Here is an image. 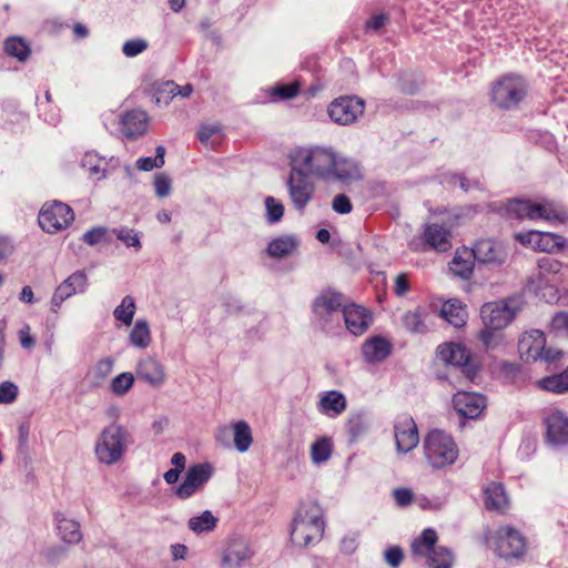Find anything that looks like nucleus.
I'll use <instances>...</instances> for the list:
<instances>
[{
  "mask_svg": "<svg viewBox=\"0 0 568 568\" xmlns=\"http://www.w3.org/2000/svg\"><path fill=\"white\" fill-rule=\"evenodd\" d=\"M452 226L445 224L430 223L424 227V241L432 248L438 252H446L452 247Z\"/></svg>",
  "mask_w": 568,
  "mask_h": 568,
  "instance_id": "nucleus-27",
  "label": "nucleus"
},
{
  "mask_svg": "<svg viewBox=\"0 0 568 568\" xmlns=\"http://www.w3.org/2000/svg\"><path fill=\"white\" fill-rule=\"evenodd\" d=\"M74 219L72 209L61 202L47 203L39 213V225L47 233H57L65 229Z\"/></svg>",
  "mask_w": 568,
  "mask_h": 568,
  "instance_id": "nucleus-11",
  "label": "nucleus"
},
{
  "mask_svg": "<svg viewBox=\"0 0 568 568\" xmlns=\"http://www.w3.org/2000/svg\"><path fill=\"white\" fill-rule=\"evenodd\" d=\"M298 92V88L295 84H282L274 88V95L280 99H292Z\"/></svg>",
  "mask_w": 568,
  "mask_h": 568,
  "instance_id": "nucleus-63",
  "label": "nucleus"
},
{
  "mask_svg": "<svg viewBox=\"0 0 568 568\" xmlns=\"http://www.w3.org/2000/svg\"><path fill=\"white\" fill-rule=\"evenodd\" d=\"M217 525V518L210 510H204L199 516L191 517L187 527L196 535L210 532Z\"/></svg>",
  "mask_w": 568,
  "mask_h": 568,
  "instance_id": "nucleus-38",
  "label": "nucleus"
},
{
  "mask_svg": "<svg viewBox=\"0 0 568 568\" xmlns=\"http://www.w3.org/2000/svg\"><path fill=\"white\" fill-rule=\"evenodd\" d=\"M546 347V337L541 331L526 332L518 342V352L525 361L540 359Z\"/></svg>",
  "mask_w": 568,
  "mask_h": 568,
  "instance_id": "nucleus-24",
  "label": "nucleus"
},
{
  "mask_svg": "<svg viewBox=\"0 0 568 568\" xmlns=\"http://www.w3.org/2000/svg\"><path fill=\"white\" fill-rule=\"evenodd\" d=\"M474 261L476 260L471 250L464 247L456 251L449 268L455 275L467 280L473 274Z\"/></svg>",
  "mask_w": 568,
  "mask_h": 568,
  "instance_id": "nucleus-32",
  "label": "nucleus"
},
{
  "mask_svg": "<svg viewBox=\"0 0 568 568\" xmlns=\"http://www.w3.org/2000/svg\"><path fill=\"white\" fill-rule=\"evenodd\" d=\"M328 115L339 125L354 123L364 112V101L356 97H341L328 105Z\"/></svg>",
  "mask_w": 568,
  "mask_h": 568,
  "instance_id": "nucleus-13",
  "label": "nucleus"
},
{
  "mask_svg": "<svg viewBox=\"0 0 568 568\" xmlns=\"http://www.w3.org/2000/svg\"><path fill=\"white\" fill-rule=\"evenodd\" d=\"M404 554L399 546H392L384 552L385 561L393 568H397L403 561Z\"/></svg>",
  "mask_w": 568,
  "mask_h": 568,
  "instance_id": "nucleus-59",
  "label": "nucleus"
},
{
  "mask_svg": "<svg viewBox=\"0 0 568 568\" xmlns=\"http://www.w3.org/2000/svg\"><path fill=\"white\" fill-rule=\"evenodd\" d=\"M18 386L11 382L0 384V404H11L17 399Z\"/></svg>",
  "mask_w": 568,
  "mask_h": 568,
  "instance_id": "nucleus-56",
  "label": "nucleus"
},
{
  "mask_svg": "<svg viewBox=\"0 0 568 568\" xmlns=\"http://www.w3.org/2000/svg\"><path fill=\"white\" fill-rule=\"evenodd\" d=\"M363 356L368 363H381L392 353V344L384 337L375 336L362 346Z\"/></svg>",
  "mask_w": 568,
  "mask_h": 568,
  "instance_id": "nucleus-31",
  "label": "nucleus"
},
{
  "mask_svg": "<svg viewBox=\"0 0 568 568\" xmlns=\"http://www.w3.org/2000/svg\"><path fill=\"white\" fill-rule=\"evenodd\" d=\"M214 468L209 463L195 464L190 466L184 480L176 488L175 494L181 499H186L194 495L213 476Z\"/></svg>",
  "mask_w": 568,
  "mask_h": 568,
  "instance_id": "nucleus-15",
  "label": "nucleus"
},
{
  "mask_svg": "<svg viewBox=\"0 0 568 568\" xmlns=\"http://www.w3.org/2000/svg\"><path fill=\"white\" fill-rule=\"evenodd\" d=\"M471 252L475 260L481 264L500 265L506 261L507 256L503 245L491 239L477 241Z\"/></svg>",
  "mask_w": 568,
  "mask_h": 568,
  "instance_id": "nucleus-23",
  "label": "nucleus"
},
{
  "mask_svg": "<svg viewBox=\"0 0 568 568\" xmlns=\"http://www.w3.org/2000/svg\"><path fill=\"white\" fill-rule=\"evenodd\" d=\"M440 315L454 327H462L466 323L467 311L460 301L449 300L443 304Z\"/></svg>",
  "mask_w": 568,
  "mask_h": 568,
  "instance_id": "nucleus-35",
  "label": "nucleus"
},
{
  "mask_svg": "<svg viewBox=\"0 0 568 568\" xmlns=\"http://www.w3.org/2000/svg\"><path fill=\"white\" fill-rule=\"evenodd\" d=\"M422 316L423 311L419 308L407 312L403 316L404 326L412 333H423L425 331V324Z\"/></svg>",
  "mask_w": 568,
  "mask_h": 568,
  "instance_id": "nucleus-50",
  "label": "nucleus"
},
{
  "mask_svg": "<svg viewBox=\"0 0 568 568\" xmlns=\"http://www.w3.org/2000/svg\"><path fill=\"white\" fill-rule=\"evenodd\" d=\"M438 357L452 366L459 367L462 373L468 379H473L477 372V366L471 363L469 351L458 343H446L437 348Z\"/></svg>",
  "mask_w": 568,
  "mask_h": 568,
  "instance_id": "nucleus-14",
  "label": "nucleus"
},
{
  "mask_svg": "<svg viewBox=\"0 0 568 568\" xmlns=\"http://www.w3.org/2000/svg\"><path fill=\"white\" fill-rule=\"evenodd\" d=\"M265 203V219L268 224L280 222L284 215V205L273 196H267Z\"/></svg>",
  "mask_w": 568,
  "mask_h": 568,
  "instance_id": "nucleus-49",
  "label": "nucleus"
},
{
  "mask_svg": "<svg viewBox=\"0 0 568 568\" xmlns=\"http://www.w3.org/2000/svg\"><path fill=\"white\" fill-rule=\"evenodd\" d=\"M342 318L346 328L355 336L363 335L372 323L371 313L363 306L351 304L345 305Z\"/></svg>",
  "mask_w": 568,
  "mask_h": 568,
  "instance_id": "nucleus-22",
  "label": "nucleus"
},
{
  "mask_svg": "<svg viewBox=\"0 0 568 568\" xmlns=\"http://www.w3.org/2000/svg\"><path fill=\"white\" fill-rule=\"evenodd\" d=\"M485 505L489 510L504 511L508 505L504 486L500 483H489L485 488Z\"/></svg>",
  "mask_w": 568,
  "mask_h": 568,
  "instance_id": "nucleus-33",
  "label": "nucleus"
},
{
  "mask_svg": "<svg viewBox=\"0 0 568 568\" xmlns=\"http://www.w3.org/2000/svg\"><path fill=\"white\" fill-rule=\"evenodd\" d=\"M446 183L452 186H458L466 192L471 189L478 187V182L470 181V180L466 179L463 174H457V173L449 174L446 178Z\"/></svg>",
  "mask_w": 568,
  "mask_h": 568,
  "instance_id": "nucleus-55",
  "label": "nucleus"
},
{
  "mask_svg": "<svg viewBox=\"0 0 568 568\" xmlns=\"http://www.w3.org/2000/svg\"><path fill=\"white\" fill-rule=\"evenodd\" d=\"M149 47L146 40L141 38H135L128 40L122 45V52L128 58H134L145 51Z\"/></svg>",
  "mask_w": 568,
  "mask_h": 568,
  "instance_id": "nucleus-54",
  "label": "nucleus"
},
{
  "mask_svg": "<svg viewBox=\"0 0 568 568\" xmlns=\"http://www.w3.org/2000/svg\"><path fill=\"white\" fill-rule=\"evenodd\" d=\"M88 276L84 271H75L68 276L54 291L51 298V312L58 313L62 303L69 297L87 291Z\"/></svg>",
  "mask_w": 568,
  "mask_h": 568,
  "instance_id": "nucleus-16",
  "label": "nucleus"
},
{
  "mask_svg": "<svg viewBox=\"0 0 568 568\" xmlns=\"http://www.w3.org/2000/svg\"><path fill=\"white\" fill-rule=\"evenodd\" d=\"M115 361L110 357H102L98 359L91 367L88 368L84 381L90 388L101 387L114 368Z\"/></svg>",
  "mask_w": 568,
  "mask_h": 568,
  "instance_id": "nucleus-29",
  "label": "nucleus"
},
{
  "mask_svg": "<svg viewBox=\"0 0 568 568\" xmlns=\"http://www.w3.org/2000/svg\"><path fill=\"white\" fill-rule=\"evenodd\" d=\"M486 404V398L479 393L459 390L453 397L454 408L466 418L478 417Z\"/></svg>",
  "mask_w": 568,
  "mask_h": 568,
  "instance_id": "nucleus-21",
  "label": "nucleus"
},
{
  "mask_svg": "<svg viewBox=\"0 0 568 568\" xmlns=\"http://www.w3.org/2000/svg\"><path fill=\"white\" fill-rule=\"evenodd\" d=\"M323 509L316 501L301 503L291 525V540L300 547L318 542L324 534Z\"/></svg>",
  "mask_w": 568,
  "mask_h": 568,
  "instance_id": "nucleus-2",
  "label": "nucleus"
},
{
  "mask_svg": "<svg viewBox=\"0 0 568 568\" xmlns=\"http://www.w3.org/2000/svg\"><path fill=\"white\" fill-rule=\"evenodd\" d=\"M500 210L508 219L544 220L550 224L568 222V212L561 205L550 201L513 199L503 204Z\"/></svg>",
  "mask_w": 568,
  "mask_h": 568,
  "instance_id": "nucleus-3",
  "label": "nucleus"
},
{
  "mask_svg": "<svg viewBox=\"0 0 568 568\" xmlns=\"http://www.w3.org/2000/svg\"><path fill=\"white\" fill-rule=\"evenodd\" d=\"M57 529L62 540L67 544H78L82 539V532L80 525L73 519H69L64 516H57Z\"/></svg>",
  "mask_w": 568,
  "mask_h": 568,
  "instance_id": "nucleus-36",
  "label": "nucleus"
},
{
  "mask_svg": "<svg viewBox=\"0 0 568 568\" xmlns=\"http://www.w3.org/2000/svg\"><path fill=\"white\" fill-rule=\"evenodd\" d=\"M346 407V397L338 390H329L321 394L317 405L320 413L331 418L339 416Z\"/></svg>",
  "mask_w": 568,
  "mask_h": 568,
  "instance_id": "nucleus-30",
  "label": "nucleus"
},
{
  "mask_svg": "<svg viewBox=\"0 0 568 568\" xmlns=\"http://www.w3.org/2000/svg\"><path fill=\"white\" fill-rule=\"evenodd\" d=\"M526 542L514 528L501 527L496 531V552L504 558H518L524 555Z\"/></svg>",
  "mask_w": 568,
  "mask_h": 568,
  "instance_id": "nucleus-18",
  "label": "nucleus"
},
{
  "mask_svg": "<svg viewBox=\"0 0 568 568\" xmlns=\"http://www.w3.org/2000/svg\"><path fill=\"white\" fill-rule=\"evenodd\" d=\"M131 445V434L119 423H111L105 426L94 444L97 460L106 466L119 463Z\"/></svg>",
  "mask_w": 568,
  "mask_h": 568,
  "instance_id": "nucleus-4",
  "label": "nucleus"
},
{
  "mask_svg": "<svg viewBox=\"0 0 568 568\" xmlns=\"http://www.w3.org/2000/svg\"><path fill=\"white\" fill-rule=\"evenodd\" d=\"M515 239L520 244L539 252L554 254L568 251V240L552 232L528 231L517 233Z\"/></svg>",
  "mask_w": 568,
  "mask_h": 568,
  "instance_id": "nucleus-10",
  "label": "nucleus"
},
{
  "mask_svg": "<svg viewBox=\"0 0 568 568\" xmlns=\"http://www.w3.org/2000/svg\"><path fill=\"white\" fill-rule=\"evenodd\" d=\"M4 51L8 55L26 61L30 55V48L26 41L18 37L8 38L4 42Z\"/></svg>",
  "mask_w": 568,
  "mask_h": 568,
  "instance_id": "nucleus-44",
  "label": "nucleus"
},
{
  "mask_svg": "<svg viewBox=\"0 0 568 568\" xmlns=\"http://www.w3.org/2000/svg\"><path fill=\"white\" fill-rule=\"evenodd\" d=\"M232 429L235 449L239 453L247 452L253 443L250 425L245 420H239L233 425Z\"/></svg>",
  "mask_w": 568,
  "mask_h": 568,
  "instance_id": "nucleus-37",
  "label": "nucleus"
},
{
  "mask_svg": "<svg viewBox=\"0 0 568 568\" xmlns=\"http://www.w3.org/2000/svg\"><path fill=\"white\" fill-rule=\"evenodd\" d=\"M347 430L351 435L352 439H356L365 432V425L363 423L362 416H354L349 418L347 423Z\"/></svg>",
  "mask_w": 568,
  "mask_h": 568,
  "instance_id": "nucleus-61",
  "label": "nucleus"
},
{
  "mask_svg": "<svg viewBox=\"0 0 568 568\" xmlns=\"http://www.w3.org/2000/svg\"><path fill=\"white\" fill-rule=\"evenodd\" d=\"M499 328L485 326L480 333L479 338L486 348H495L503 341V334Z\"/></svg>",
  "mask_w": 568,
  "mask_h": 568,
  "instance_id": "nucleus-53",
  "label": "nucleus"
},
{
  "mask_svg": "<svg viewBox=\"0 0 568 568\" xmlns=\"http://www.w3.org/2000/svg\"><path fill=\"white\" fill-rule=\"evenodd\" d=\"M153 186L158 197H168L172 191V180L165 173H156L154 175Z\"/></svg>",
  "mask_w": 568,
  "mask_h": 568,
  "instance_id": "nucleus-52",
  "label": "nucleus"
},
{
  "mask_svg": "<svg viewBox=\"0 0 568 568\" xmlns=\"http://www.w3.org/2000/svg\"><path fill=\"white\" fill-rule=\"evenodd\" d=\"M135 375L152 387H161L166 379L164 366L155 357H141L135 366Z\"/></svg>",
  "mask_w": 568,
  "mask_h": 568,
  "instance_id": "nucleus-20",
  "label": "nucleus"
},
{
  "mask_svg": "<svg viewBox=\"0 0 568 568\" xmlns=\"http://www.w3.org/2000/svg\"><path fill=\"white\" fill-rule=\"evenodd\" d=\"M164 155H165V148L162 145H159L155 149V156H144V158L138 159L136 168L140 171H144V172L152 171L153 169H161L165 163Z\"/></svg>",
  "mask_w": 568,
  "mask_h": 568,
  "instance_id": "nucleus-46",
  "label": "nucleus"
},
{
  "mask_svg": "<svg viewBox=\"0 0 568 568\" xmlns=\"http://www.w3.org/2000/svg\"><path fill=\"white\" fill-rule=\"evenodd\" d=\"M358 547V535L356 532H349L345 535L339 544V549L344 555H353Z\"/></svg>",
  "mask_w": 568,
  "mask_h": 568,
  "instance_id": "nucleus-58",
  "label": "nucleus"
},
{
  "mask_svg": "<svg viewBox=\"0 0 568 568\" xmlns=\"http://www.w3.org/2000/svg\"><path fill=\"white\" fill-rule=\"evenodd\" d=\"M134 379L135 378L132 373H121L111 379L109 385L110 392L116 397H123L133 387Z\"/></svg>",
  "mask_w": 568,
  "mask_h": 568,
  "instance_id": "nucleus-43",
  "label": "nucleus"
},
{
  "mask_svg": "<svg viewBox=\"0 0 568 568\" xmlns=\"http://www.w3.org/2000/svg\"><path fill=\"white\" fill-rule=\"evenodd\" d=\"M332 442L328 438L317 439L311 447V457L314 464H322L329 459L332 455Z\"/></svg>",
  "mask_w": 568,
  "mask_h": 568,
  "instance_id": "nucleus-45",
  "label": "nucleus"
},
{
  "mask_svg": "<svg viewBox=\"0 0 568 568\" xmlns=\"http://www.w3.org/2000/svg\"><path fill=\"white\" fill-rule=\"evenodd\" d=\"M291 162L324 182L348 184L362 179L358 162L331 146L300 148L291 155Z\"/></svg>",
  "mask_w": 568,
  "mask_h": 568,
  "instance_id": "nucleus-1",
  "label": "nucleus"
},
{
  "mask_svg": "<svg viewBox=\"0 0 568 568\" xmlns=\"http://www.w3.org/2000/svg\"><path fill=\"white\" fill-rule=\"evenodd\" d=\"M538 384L540 388L551 393L561 394L568 392V369L561 374L545 377Z\"/></svg>",
  "mask_w": 568,
  "mask_h": 568,
  "instance_id": "nucleus-42",
  "label": "nucleus"
},
{
  "mask_svg": "<svg viewBox=\"0 0 568 568\" xmlns=\"http://www.w3.org/2000/svg\"><path fill=\"white\" fill-rule=\"evenodd\" d=\"M527 94V83L519 75H505L491 89L493 102L501 109L517 106Z\"/></svg>",
  "mask_w": 568,
  "mask_h": 568,
  "instance_id": "nucleus-9",
  "label": "nucleus"
},
{
  "mask_svg": "<svg viewBox=\"0 0 568 568\" xmlns=\"http://www.w3.org/2000/svg\"><path fill=\"white\" fill-rule=\"evenodd\" d=\"M193 92V87L191 84H186L184 87L178 85L173 81H166L163 83L162 89L159 92V95L156 97V101L160 102L163 99V94L166 93L168 97L165 99V103L169 102V99L181 95L183 98L190 97V94Z\"/></svg>",
  "mask_w": 568,
  "mask_h": 568,
  "instance_id": "nucleus-47",
  "label": "nucleus"
},
{
  "mask_svg": "<svg viewBox=\"0 0 568 568\" xmlns=\"http://www.w3.org/2000/svg\"><path fill=\"white\" fill-rule=\"evenodd\" d=\"M298 246V241L291 235H283L273 239L266 247L268 256L274 258H282L291 255Z\"/></svg>",
  "mask_w": 568,
  "mask_h": 568,
  "instance_id": "nucleus-34",
  "label": "nucleus"
},
{
  "mask_svg": "<svg viewBox=\"0 0 568 568\" xmlns=\"http://www.w3.org/2000/svg\"><path fill=\"white\" fill-rule=\"evenodd\" d=\"M222 126L219 123L202 124L197 132V138L203 144H209L210 139L221 133Z\"/></svg>",
  "mask_w": 568,
  "mask_h": 568,
  "instance_id": "nucleus-57",
  "label": "nucleus"
},
{
  "mask_svg": "<svg viewBox=\"0 0 568 568\" xmlns=\"http://www.w3.org/2000/svg\"><path fill=\"white\" fill-rule=\"evenodd\" d=\"M344 297L333 291H322L312 303L313 322L322 331L332 333L341 326Z\"/></svg>",
  "mask_w": 568,
  "mask_h": 568,
  "instance_id": "nucleus-5",
  "label": "nucleus"
},
{
  "mask_svg": "<svg viewBox=\"0 0 568 568\" xmlns=\"http://www.w3.org/2000/svg\"><path fill=\"white\" fill-rule=\"evenodd\" d=\"M119 164L120 162L116 158L111 156L106 159L93 151L87 152L81 160V166L93 181H101L106 178Z\"/></svg>",
  "mask_w": 568,
  "mask_h": 568,
  "instance_id": "nucleus-19",
  "label": "nucleus"
},
{
  "mask_svg": "<svg viewBox=\"0 0 568 568\" xmlns=\"http://www.w3.org/2000/svg\"><path fill=\"white\" fill-rule=\"evenodd\" d=\"M149 116L145 111L134 109L120 118V131L128 139H136L148 130Z\"/></svg>",
  "mask_w": 568,
  "mask_h": 568,
  "instance_id": "nucleus-25",
  "label": "nucleus"
},
{
  "mask_svg": "<svg viewBox=\"0 0 568 568\" xmlns=\"http://www.w3.org/2000/svg\"><path fill=\"white\" fill-rule=\"evenodd\" d=\"M394 437L398 453L406 454L419 443L416 423L408 415L398 416L394 424Z\"/></svg>",
  "mask_w": 568,
  "mask_h": 568,
  "instance_id": "nucleus-17",
  "label": "nucleus"
},
{
  "mask_svg": "<svg viewBox=\"0 0 568 568\" xmlns=\"http://www.w3.org/2000/svg\"><path fill=\"white\" fill-rule=\"evenodd\" d=\"M129 341L132 346L144 349L151 344V332L146 321L138 320L130 332Z\"/></svg>",
  "mask_w": 568,
  "mask_h": 568,
  "instance_id": "nucleus-39",
  "label": "nucleus"
},
{
  "mask_svg": "<svg viewBox=\"0 0 568 568\" xmlns=\"http://www.w3.org/2000/svg\"><path fill=\"white\" fill-rule=\"evenodd\" d=\"M424 454L433 468L442 469L456 462L458 448L450 435L440 429H433L424 439Z\"/></svg>",
  "mask_w": 568,
  "mask_h": 568,
  "instance_id": "nucleus-6",
  "label": "nucleus"
},
{
  "mask_svg": "<svg viewBox=\"0 0 568 568\" xmlns=\"http://www.w3.org/2000/svg\"><path fill=\"white\" fill-rule=\"evenodd\" d=\"M518 306L515 300L486 303L480 308L484 326L504 329L516 316Z\"/></svg>",
  "mask_w": 568,
  "mask_h": 568,
  "instance_id": "nucleus-12",
  "label": "nucleus"
},
{
  "mask_svg": "<svg viewBox=\"0 0 568 568\" xmlns=\"http://www.w3.org/2000/svg\"><path fill=\"white\" fill-rule=\"evenodd\" d=\"M538 266V277L541 285L542 283L549 284L551 281L548 278L549 275H557L560 273L562 265L559 261L549 257L544 256L538 260L537 262Z\"/></svg>",
  "mask_w": 568,
  "mask_h": 568,
  "instance_id": "nucleus-41",
  "label": "nucleus"
},
{
  "mask_svg": "<svg viewBox=\"0 0 568 568\" xmlns=\"http://www.w3.org/2000/svg\"><path fill=\"white\" fill-rule=\"evenodd\" d=\"M135 311L136 305L134 298L131 295H126L114 308L113 316L116 321L123 323L125 326H129L133 322Z\"/></svg>",
  "mask_w": 568,
  "mask_h": 568,
  "instance_id": "nucleus-40",
  "label": "nucleus"
},
{
  "mask_svg": "<svg viewBox=\"0 0 568 568\" xmlns=\"http://www.w3.org/2000/svg\"><path fill=\"white\" fill-rule=\"evenodd\" d=\"M291 171L286 180L290 200L296 211L303 213L315 195V184L308 174L290 163Z\"/></svg>",
  "mask_w": 568,
  "mask_h": 568,
  "instance_id": "nucleus-8",
  "label": "nucleus"
},
{
  "mask_svg": "<svg viewBox=\"0 0 568 568\" xmlns=\"http://www.w3.org/2000/svg\"><path fill=\"white\" fill-rule=\"evenodd\" d=\"M253 551L243 538L232 539L222 558L224 568H242L252 557Z\"/></svg>",
  "mask_w": 568,
  "mask_h": 568,
  "instance_id": "nucleus-26",
  "label": "nucleus"
},
{
  "mask_svg": "<svg viewBox=\"0 0 568 568\" xmlns=\"http://www.w3.org/2000/svg\"><path fill=\"white\" fill-rule=\"evenodd\" d=\"M83 242L90 246H94L99 243H110L111 237L109 236V230L106 227L98 226L92 227L82 235Z\"/></svg>",
  "mask_w": 568,
  "mask_h": 568,
  "instance_id": "nucleus-51",
  "label": "nucleus"
},
{
  "mask_svg": "<svg viewBox=\"0 0 568 568\" xmlns=\"http://www.w3.org/2000/svg\"><path fill=\"white\" fill-rule=\"evenodd\" d=\"M332 207L336 213L347 214L352 211L351 200L345 194H338L333 199Z\"/></svg>",
  "mask_w": 568,
  "mask_h": 568,
  "instance_id": "nucleus-60",
  "label": "nucleus"
},
{
  "mask_svg": "<svg viewBox=\"0 0 568 568\" xmlns=\"http://www.w3.org/2000/svg\"><path fill=\"white\" fill-rule=\"evenodd\" d=\"M409 291V283L406 274H398L395 278L394 292L397 296H404Z\"/></svg>",
  "mask_w": 568,
  "mask_h": 568,
  "instance_id": "nucleus-64",
  "label": "nucleus"
},
{
  "mask_svg": "<svg viewBox=\"0 0 568 568\" xmlns=\"http://www.w3.org/2000/svg\"><path fill=\"white\" fill-rule=\"evenodd\" d=\"M437 532L427 528L412 542L414 556L427 557L432 568H452L454 556L447 547L436 546Z\"/></svg>",
  "mask_w": 568,
  "mask_h": 568,
  "instance_id": "nucleus-7",
  "label": "nucleus"
},
{
  "mask_svg": "<svg viewBox=\"0 0 568 568\" xmlns=\"http://www.w3.org/2000/svg\"><path fill=\"white\" fill-rule=\"evenodd\" d=\"M547 438L554 445L568 443V417L561 412L554 410L545 419Z\"/></svg>",
  "mask_w": 568,
  "mask_h": 568,
  "instance_id": "nucleus-28",
  "label": "nucleus"
},
{
  "mask_svg": "<svg viewBox=\"0 0 568 568\" xmlns=\"http://www.w3.org/2000/svg\"><path fill=\"white\" fill-rule=\"evenodd\" d=\"M112 233L119 241L125 244V246L133 247L136 252L141 250L142 244L140 241V235L136 231L129 227H119L113 229Z\"/></svg>",
  "mask_w": 568,
  "mask_h": 568,
  "instance_id": "nucleus-48",
  "label": "nucleus"
},
{
  "mask_svg": "<svg viewBox=\"0 0 568 568\" xmlns=\"http://www.w3.org/2000/svg\"><path fill=\"white\" fill-rule=\"evenodd\" d=\"M393 496L397 505L399 506H407L413 500V491L408 488H396L393 491Z\"/></svg>",
  "mask_w": 568,
  "mask_h": 568,
  "instance_id": "nucleus-62",
  "label": "nucleus"
}]
</instances>
